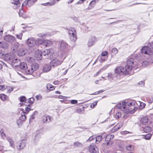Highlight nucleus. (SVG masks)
<instances>
[{"label": "nucleus", "instance_id": "de8ad7c7", "mask_svg": "<svg viewBox=\"0 0 153 153\" xmlns=\"http://www.w3.org/2000/svg\"><path fill=\"white\" fill-rule=\"evenodd\" d=\"M34 101V99L33 98H30L28 99V102L30 103V104H31L33 103Z\"/></svg>", "mask_w": 153, "mask_h": 153}, {"label": "nucleus", "instance_id": "f8f14e48", "mask_svg": "<svg viewBox=\"0 0 153 153\" xmlns=\"http://www.w3.org/2000/svg\"><path fill=\"white\" fill-rule=\"evenodd\" d=\"M151 48L148 46H145L141 49V51L142 53L145 54L150 55L151 53Z\"/></svg>", "mask_w": 153, "mask_h": 153}, {"label": "nucleus", "instance_id": "423d86ee", "mask_svg": "<svg viewBox=\"0 0 153 153\" xmlns=\"http://www.w3.org/2000/svg\"><path fill=\"white\" fill-rule=\"evenodd\" d=\"M26 42L27 45L28 47H32L35 45L36 41L34 38L30 37L26 40Z\"/></svg>", "mask_w": 153, "mask_h": 153}, {"label": "nucleus", "instance_id": "e2e57ef3", "mask_svg": "<svg viewBox=\"0 0 153 153\" xmlns=\"http://www.w3.org/2000/svg\"><path fill=\"white\" fill-rule=\"evenodd\" d=\"M66 97L63 96L62 95H59L58 97V98H59L60 99H63V100L65 99V98Z\"/></svg>", "mask_w": 153, "mask_h": 153}, {"label": "nucleus", "instance_id": "c85d7f7f", "mask_svg": "<svg viewBox=\"0 0 153 153\" xmlns=\"http://www.w3.org/2000/svg\"><path fill=\"white\" fill-rule=\"evenodd\" d=\"M20 61L19 59H16L13 60V63L15 66L16 67H18L19 66V64L20 63Z\"/></svg>", "mask_w": 153, "mask_h": 153}, {"label": "nucleus", "instance_id": "f3484780", "mask_svg": "<svg viewBox=\"0 0 153 153\" xmlns=\"http://www.w3.org/2000/svg\"><path fill=\"white\" fill-rule=\"evenodd\" d=\"M26 53L25 49L24 48H21L17 51V55L19 56H22L24 55Z\"/></svg>", "mask_w": 153, "mask_h": 153}, {"label": "nucleus", "instance_id": "9b49d317", "mask_svg": "<svg viewBox=\"0 0 153 153\" xmlns=\"http://www.w3.org/2000/svg\"><path fill=\"white\" fill-rule=\"evenodd\" d=\"M26 141L25 140H22L20 142H18L17 147L19 149H23L25 146Z\"/></svg>", "mask_w": 153, "mask_h": 153}, {"label": "nucleus", "instance_id": "6ab92c4d", "mask_svg": "<svg viewBox=\"0 0 153 153\" xmlns=\"http://www.w3.org/2000/svg\"><path fill=\"white\" fill-rule=\"evenodd\" d=\"M34 3V2L33 1L31 0H27L23 2L22 5L24 6L27 5L29 6H31Z\"/></svg>", "mask_w": 153, "mask_h": 153}, {"label": "nucleus", "instance_id": "09e8293b", "mask_svg": "<svg viewBox=\"0 0 153 153\" xmlns=\"http://www.w3.org/2000/svg\"><path fill=\"white\" fill-rule=\"evenodd\" d=\"M16 123L19 126L21 125L22 123V121L20 119L16 121Z\"/></svg>", "mask_w": 153, "mask_h": 153}, {"label": "nucleus", "instance_id": "412c9836", "mask_svg": "<svg viewBox=\"0 0 153 153\" xmlns=\"http://www.w3.org/2000/svg\"><path fill=\"white\" fill-rule=\"evenodd\" d=\"M61 49H63L66 48L68 45V44L65 42L63 41H61L59 43V45Z\"/></svg>", "mask_w": 153, "mask_h": 153}, {"label": "nucleus", "instance_id": "c9c22d12", "mask_svg": "<svg viewBox=\"0 0 153 153\" xmlns=\"http://www.w3.org/2000/svg\"><path fill=\"white\" fill-rule=\"evenodd\" d=\"M0 98L3 101L6 100L7 98V96L4 94H1L0 95Z\"/></svg>", "mask_w": 153, "mask_h": 153}, {"label": "nucleus", "instance_id": "f257e3e1", "mask_svg": "<svg viewBox=\"0 0 153 153\" xmlns=\"http://www.w3.org/2000/svg\"><path fill=\"white\" fill-rule=\"evenodd\" d=\"M136 64L132 58L129 59L127 61L126 65L124 68L120 66L115 68V71L117 74H120L123 73L124 75H127L131 74L130 72L135 67Z\"/></svg>", "mask_w": 153, "mask_h": 153}, {"label": "nucleus", "instance_id": "1a4fd4ad", "mask_svg": "<svg viewBox=\"0 0 153 153\" xmlns=\"http://www.w3.org/2000/svg\"><path fill=\"white\" fill-rule=\"evenodd\" d=\"M4 39L6 41L10 43L16 41V39L14 37L10 35L5 36Z\"/></svg>", "mask_w": 153, "mask_h": 153}, {"label": "nucleus", "instance_id": "69168bd1", "mask_svg": "<svg viewBox=\"0 0 153 153\" xmlns=\"http://www.w3.org/2000/svg\"><path fill=\"white\" fill-rule=\"evenodd\" d=\"M27 60L29 62H32L33 60H34L33 59L32 57H27Z\"/></svg>", "mask_w": 153, "mask_h": 153}, {"label": "nucleus", "instance_id": "4d7b16f0", "mask_svg": "<svg viewBox=\"0 0 153 153\" xmlns=\"http://www.w3.org/2000/svg\"><path fill=\"white\" fill-rule=\"evenodd\" d=\"M149 64L148 62L147 61H145L143 62L142 63V65L143 66H146L148 65Z\"/></svg>", "mask_w": 153, "mask_h": 153}, {"label": "nucleus", "instance_id": "f704fd0d", "mask_svg": "<svg viewBox=\"0 0 153 153\" xmlns=\"http://www.w3.org/2000/svg\"><path fill=\"white\" fill-rule=\"evenodd\" d=\"M47 88L48 90L50 91H52L55 89V87L50 84H47Z\"/></svg>", "mask_w": 153, "mask_h": 153}, {"label": "nucleus", "instance_id": "8fccbe9b", "mask_svg": "<svg viewBox=\"0 0 153 153\" xmlns=\"http://www.w3.org/2000/svg\"><path fill=\"white\" fill-rule=\"evenodd\" d=\"M37 41L39 44L43 45L44 40H42V39H38L37 40Z\"/></svg>", "mask_w": 153, "mask_h": 153}, {"label": "nucleus", "instance_id": "58836bf2", "mask_svg": "<svg viewBox=\"0 0 153 153\" xmlns=\"http://www.w3.org/2000/svg\"><path fill=\"white\" fill-rule=\"evenodd\" d=\"M7 88V87L5 85H0V90L3 91Z\"/></svg>", "mask_w": 153, "mask_h": 153}, {"label": "nucleus", "instance_id": "ddd939ff", "mask_svg": "<svg viewBox=\"0 0 153 153\" xmlns=\"http://www.w3.org/2000/svg\"><path fill=\"white\" fill-rule=\"evenodd\" d=\"M21 48L20 45L18 42L14 43L12 45V51L13 52L17 51L18 49Z\"/></svg>", "mask_w": 153, "mask_h": 153}, {"label": "nucleus", "instance_id": "f03ea898", "mask_svg": "<svg viewBox=\"0 0 153 153\" xmlns=\"http://www.w3.org/2000/svg\"><path fill=\"white\" fill-rule=\"evenodd\" d=\"M136 102V101L134 100L128 102H122V104L118 103L117 104V107L123 111L126 109V108H128V106H135Z\"/></svg>", "mask_w": 153, "mask_h": 153}, {"label": "nucleus", "instance_id": "aec40b11", "mask_svg": "<svg viewBox=\"0 0 153 153\" xmlns=\"http://www.w3.org/2000/svg\"><path fill=\"white\" fill-rule=\"evenodd\" d=\"M25 71L26 74H31L34 73V72L30 66L29 67L27 66L26 68L25 69Z\"/></svg>", "mask_w": 153, "mask_h": 153}, {"label": "nucleus", "instance_id": "2f4dec72", "mask_svg": "<svg viewBox=\"0 0 153 153\" xmlns=\"http://www.w3.org/2000/svg\"><path fill=\"white\" fill-rule=\"evenodd\" d=\"M114 135H108L106 136L105 140L106 141H109L112 139L114 138Z\"/></svg>", "mask_w": 153, "mask_h": 153}, {"label": "nucleus", "instance_id": "4c0bfd02", "mask_svg": "<svg viewBox=\"0 0 153 153\" xmlns=\"http://www.w3.org/2000/svg\"><path fill=\"white\" fill-rule=\"evenodd\" d=\"M151 136L152 134H148L145 135L144 136V138L146 140H149L150 139Z\"/></svg>", "mask_w": 153, "mask_h": 153}, {"label": "nucleus", "instance_id": "49530a36", "mask_svg": "<svg viewBox=\"0 0 153 153\" xmlns=\"http://www.w3.org/2000/svg\"><path fill=\"white\" fill-rule=\"evenodd\" d=\"M16 35L17 39H22V33H20L19 34Z\"/></svg>", "mask_w": 153, "mask_h": 153}, {"label": "nucleus", "instance_id": "6e6d98bb", "mask_svg": "<svg viewBox=\"0 0 153 153\" xmlns=\"http://www.w3.org/2000/svg\"><path fill=\"white\" fill-rule=\"evenodd\" d=\"M95 139V137H94L93 136H92L90 137L87 140V141H91L94 140Z\"/></svg>", "mask_w": 153, "mask_h": 153}, {"label": "nucleus", "instance_id": "b1692460", "mask_svg": "<svg viewBox=\"0 0 153 153\" xmlns=\"http://www.w3.org/2000/svg\"><path fill=\"white\" fill-rule=\"evenodd\" d=\"M95 42V39L94 37L91 38L89 40L88 45L91 47L93 45Z\"/></svg>", "mask_w": 153, "mask_h": 153}, {"label": "nucleus", "instance_id": "e433bc0d", "mask_svg": "<svg viewBox=\"0 0 153 153\" xmlns=\"http://www.w3.org/2000/svg\"><path fill=\"white\" fill-rule=\"evenodd\" d=\"M151 128L149 126H146L143 129L144 131L145 132H149L151 130Z\"/></svg>", "mask_w": 153, "mask_h": 153}, {"label": "nucleus", "instance_id": "7ed1b4c3", "mask_svg": "<svg viewBox=\"0 0 153 153\" xmlns=\"http://www.w3.org/2000/svg\"><path fill=\"white\" fill-rule=\"evenodd\" d=\"M128 107L123 111L124 113V115L123 117V118L126 119L129 117L131 114H133L137 109V107L135 106H128Z\"/></svg>", "mask_w": 153, "mask_h": 153}, {"label": "nucleus", "instance_id": "5fc2aeb1", "mask_svg": "<svg viewBox=\"0 0 153 153\" xmlns=\"http://www.w3.org/2000/svg\"><path fill=\"white\" fill-rule=\"evenodd\" d=\"M7 89L9 93H10L13 90V88L12 87H7Z\"/></svg>", "mask_w": 153, "mask_h": 153}, {"label": "nucleus", "instance_id": "603ef678", "mask_svg": "<svg viewBox=\"0 0 153 153\" xmlns=\"http://www.w3.org/2000/svg\"><path fill=\"white\" fill-rule=\"evenodd\" d=\"M36 98L37 100H41L42 99V96L41 95H37Z\"/></svg>", "mask_w": 153, "mask_h": 153}, {"label": "nucleus", "instance_id": "2eb2a0df", "mask_svg": "<svg viewBox=\"0 0 153 153\" xmlns=\"http://www.w3.org/2000/svg\"><path fill=\"white\" fill-rule=\"evenodd\" d=\"M123 125V123L120 122L118 123L112 129V132H114L117 131L120 128L122 127Z\"/></svg>", "mask_w": 153, "mask_h": 153}, {"label": "nucleus", "instance_id": "a18cd8bd", "mask_svg": "<svg viewBox=\"0 0 153 153\" xmlns=\"http://www.w3.org/2000/svg\"><path fill=\"white\" fill-rule=\"evenodd\" d=\"M47 34H44L42 33H40L38 34V36H39L42 38L45 37L47 36Z\"/></svg>", "mask_w": 153, "mask_h": 153}, {"label": "nucleus", "instance_id": "dca6fc26", "mask_svg": "<svg viewBox=\"0 0 153 153\" xmlns=\"http://www.w3.org/2000/svg\"><path fill=\"white\" fill-rule=\"evenodd\" d=\"M52 66L50 64H45L44 65L43 68V71L44 72H48L51 69Z\"/></svg>", "mask_w": 153, "mask_h": 153}, {"label": "nucleus", "instance_id": "680f3d73", "mask_svg": "<svg viewBox=\"0 0 153 153\" xmlns=\"http://www.w3.org/2000/svg\"><path fill=\"white\" fill-rule=\"evenodd\" d=\"M71 103L72 104H76L77 103V101L76 100H72L71 101Z\"/></svg>", "mask_w": 153, "mask_h": 153}, {"label": "nucleus", "instance_id": "cd10ccee", "mask_svg": "<svg viewBox=\"0 0 153 153\" xmlns=\"http://www.w3.org/2000/svg\"><path fill=\"white\" fill-rule=\"evenodd\" d=\"M126 149L128 151H132L134 150V146L132 145H128L126 146Z\"/></svg>", "mask_w": 153, "mask_h": 153}, {"label": "nucleus", "instance_id": "0eeeda50", "mask_svg": "<svg viewBox=\"0 0 153 153\" xmlns=\"http://www.w3.org/2000/svg\"><path fill=\"white\" fill-rule=\"evenodd\" d=\"M51 51L50 49H45L40 54V56H47V58L51 59L53 57V56L52 55H50Z\"/></svg>", "mask_w": 153, "mask_h": 153}, {"label": "nucleus", "instance_id": "13d9d810", "mask_svg": "<svg viewBox=\"0 0 153 153\" xmlns=\"http://www.w3.org/2000/svg\"><path fill=\"white\" fill-rule=\"evenodd\" d=\"M108 79L110 80H111V79H112L113 78V76L112 74H108Z\"/></svg>", "mask_w": 153, "mask_h": 153}, {"label": "nucleus", "instance_id": "052dcab7", "mask_svg": "<svg viewBox=\"0 0 153 153\" xmlns=\"http://www.w3.org/2000/svg\"><path fill=\"white\" fill-rule=\"evenodd\" d=\"M108 53V52L106 51H104L102 52V53H101V55L102 56H105L107 55Z\"/></svg>", "mask_w": 153, "mask_h": 153}, {"label": "nucleus", "instance_id": "79ce46f5", "mask_svg": "<svg viewBox=\"0 0 153 153\" xmlns=\"http://www.w3.org/2000/svg\"><path fill=\"white\" fill-rule=\"evenodd\" d=\"M118 51L117 49L116 48H113L112 50V52L114 54H116L117 53H118Z\"/></svg>", "mask_w": 153, "mask_h": 153}, {"label": "nucleus", "instance_id": "a19ab883", "mask_svg": "<svg viewBox=\"0 0 153 153\" xmlns=\"http://www.w3.org/2000/svg\"><path fill=\"white\" fill-rule=\"evenodd\" d=\"M0 133L2 137L4 138L6 137V135L5 133L4 132V129H1L0 131Z\"/></svg>", "mask_w": 153, "mask_h": 153}, {"label": "nucleus", "instance_id": "ea45409f", "mask_svg": "<svg viewBox=\"0 0 153 153\" xmlns=\"http://www.w3.org/2000/svg\"><path fill=\"white\" fill-rule=\"evenodd\" d=\"M55 3V0H52V1L51 3H45L44 4L45 5H51L54 4Z\"/></svg>", "mask_w": 153, "mask_h": 153}, {"label": "nucleus", "instance_id": "9d476101", "mask_svg": "<svg viewBox=\"0 0 153 153\" xmlns=\"http://www.w3.org/2000/svg\"><path fill=\"white\" fill-rule=\"evenodd\" d=\"M89 150L91 153H98L99 150L95 145H91L89 146Z\"/></svg>", "mask_w": 153, "mask_h": 153}, {"label": "nucleus", "instance_id": "a211bd4d", "mask_svg": "<svg viewBox=\"0 0 153 153\" xmlns=\"http://www.w3.org/2000/svg\"><path fill=\"white\" fill-rule=\"evenodd\" d=\"M99 0H93L90 3L88 8L89 9H92L94 6L95 4L97 2H98Z\"/></svg>", "mask_w": 153, "mask_h": 153}, {"label": "nucleus", "instance_id": "3c124183", "mask_svg": "<svg viewBox=\"0 0 153 153\" xmlns=\"http://www.w3.org/2000/svg\"><path fill=\"white\" fill-rule=\"evenodd\" d=\"M20 100L21 102H23L26 101V99L25 96L22 97L20 99Z\"/></svg>", "mask_w": 153, "mask_h": 153}, {"label": "nucleus", "instance_id": "72a5a7b5", "mask_svg": "<svg viewBox=\"0 0 153 153\" xmlns=\"http://www.w3.org/2000/svg\"><path fill=\"white\" fill-rule=\"evenodd\" d=\"M25 113L23 112L21 114V116L19 118V119L22 122L25 121L26 119V115H25Z\"/></svg>", "mask_w": 153, "mask_h": 153}, {"label": "nucleus", "instance_id": "6e6552de", "mask_svg": "<svg viewBox=\"0 0 153 153\" xmlns=\"http://www.w3.org/2000/svg\"><path fill=\"white\" fill-rule=\"evenodd\" d=\"M15 56V54L13 53H7L3 57L4 59L6 61H9L12 59Z\"/></svg>", "mask_w": 153, "mask_h": 153}, {"label": "nucleus", "instance_id": "5701e85b", "mask_svg": "<svg viewBox=\"0 0 153 153\" xmlns=\"http://www.w3.org/2000/svg\"><path fill=\"white\" fill-rule=\"evenodd\" d=\"M148 118L147 116L143 117L141 118L140 122L143 125L146 124L148 122Z\"/></svg>", "mask_w": 153, "mask_h": 153}, {"label": "nucleus", "instance_id": "0e129e2a", "mask_svg": "<svg viewBox=\"0 0 153 153\" xmlns=\"http://www.w3.org/2000/svg\"><path fill=\"white\" fill-rule=\"evenodd\" d=\"M23 11L22 9L20 10H19V15L20 16H22V14L23 13Z\"/></svg>", "mask_w": 153, "mask_h": 153}, {"label": "nucleus", "instance_id": "c756f323", "mask_svg": "<svg viewBox=\"0 0 153 153\" xmlns=\"http://www.w3.org/2000/svg\"><path fill=\"white\" fill-rule=\"evenodd\" d=\"M19 66L20 67V68L21 69L24 70H25V69L27 67V65L24 62H20V63L19 64Z\"/></svg>", "mask_w": 153, "mask_h": 153}, {"label": "nucleus", "instance_id": "338daca9", "mask_svg": "<svg viewBox=\"0 0 153 153\" xmlns=\"http://www.w3.org/2000/svg\"><path fill=\"white\" fill-rule=\"evenodd\" d=\"M105 60V59L102 57H101L99 59V61L101 62H104Z\"/></svg>", "mask_w": 153, "mask_h": 153}, {"label": "nucleus", "instance_id": "7c9ffc66", "mask_svg": "<svg viewBox=\"0 0 153 153\" xmlns=\"http://www.w3.org/2000/svg\"><path fill=\"white\" fill-rule=\"evenodd\" d=\"M104 134H102V136H98L96 137H95L96 142L97 143H99L101 141L102 138V136H104Z\"/></svg>", "mask_w": 153, "mask_h": 153}, {"label": "nucleus", "instance_id": "bf43d9fd", "mask_svg": "<svg viewBox=\"0 0 153 153\" xmlns=\"http://www.w3.org/2000/svg\"><path fill=\"white\" fill-rule=\"evenodd\" d=\"M97 102H95L92 103V105H91V107L92 108H94L97 105Z\"/></svg>", "mask_w": 153, "mask_h": 153}, {"label": "nucleus", "instance_id": "39448f33", "mask_svg": "<svg viewBox=\"0 0 153 153\" xmlns=\"http://www.w3.org/2000/svg\"><path fill=\"white\" fill-rule=\"evenodd\" d=\"M69 33L70 35V39L72 41H75L76 40L77 36L74 29L72 28L69 30Z\"/></svg>", "mask_w": 153, "mask_h": 153}, {"label": "nucleus", "instance_id": "20e7f679", "mask_svg": "<svg viewBox=\"0 0 153 153\" xmlns=\"http://www.w3.org/2000/svg\"><path fill=\"white\" fill-rule=\"evenodd\" d=\"M63 62V60L61 59L56 58L51 61L50 62V65L53 67H56L60 65Z\"/></svg>", "mask_w": 153, "mask_h": 153}, {"label": "nucleus", "instance_id": "bb28decb", "mask_svg": "<svg viewBox=\"0 0 153 153\" xmlns=\"http://www.w3.org/2000/svg\"><path fill=\"white\" fill-rule=\"evenodd\" d=\"M39 65L37 63H33L30 66L34 72L36 71L39 68Z\"/></svg>", "mask_w": 153, "mask_h": 153}, {"label": "nucleus", "instance_id": "a878e982", "mask_svg": "<svg viewBox=\"0 0 153 153\" xmlns=\"http://www.w3.org/2000/svg\"><path fill=\"white\" fill-rule=\"evenodd\" d=\"M8 44L5 42H0V47L4 49H6L8 48Z\"/></svg>", "mask_w": 153, "mask_h": 153}, {"label": "nucleus", "instance_id": "774afa93", "mask_svg": "<svg viewBox=\"0 0 153 153\" xmlns=\"http://www.w3.org/2000/svg\"><path fill=\"white\" fill-rule=\"evenodd\" d=\"M140 105L141 106H142V107L143 108L144 107H145V104L144 103H141L140 102Z\"/></svg>", "mask_w": 153, "mask_h": 153}, {"label": "nucleus", "instance_id": "c03bdc74", "mask_svg": "<svg viewBox=\"0 0 153 153\" xmlns=\"http://www.w3.org/2000/svg\"><path fill=\"white\" fill-rule=\"evenodd\" d=\"M113 144V142L112 141H110L107 142L106 145L108 147H111Z\"/></svg>", "mask_w": 153, "mask_h": 153}, {"label": "nucleus", "instance_id": "4468645a", "mask_svg": "<svg viewBox=\"0 0 153 153\" xmlns=\"http://www.w3.org/2000/svg\"><path fill=\"white\" fill-rule=\"evenodd\" d=\"M51 117L50 116L44 115L42 117V120L44 123H49L51 121Z\"/></svg>", "mask_w": 153, "mask_h": 153}, {"label": "nucleus", "instance_id": "393cba45", "mask_svg": "<svg viewBox=\"0 0 153 153\" xmlns=\"http://www.w3.org/2000/svg\"><path fill=\"white\" fill-rule=\"evenodd\" d=\"M52 44V42L50 40H44L43 45L46 47L50 46H51Z\"/></svg>", "mask_w": 153, "mask_h": 153}, {"label": "nucleus", "instance_id": "864d4df0", "mask_svg": "<svg viewBox=\"0 0 153 153\" xmlns=\"http://www.w3.org/2000/svg\"><path fill=\"white\" fill-rule=\"evenodd\" d=\"M37 111H35L34 112V114H33V115H32L31 116L30 118V120L31 119H34V115L35 114H37Z\"/></svg>", "mask_w": 153, "mask_h": 153}, {"label": "nucleus", "instance_id": "37998d69", "mask_svg": "<svg viewBox=\"0 0 153 153\" xmlns=\"http://www.w3.org/2000/svg\"><path fill=\"white\" fill-rule=\"evenodd\" d=\"M116 117L117 118H120L121 117V114L120 112H117L115 115Z\"/></svg>", "mask_w": 153, "mask_h": 153}, {"label": "nucleus", "instance_id": "473e14b6", "mask_svg": "<svg viewBox=\"0 0 153 153\" xmlns=\"http://www.w3.org/2000/svg\"><path fill=\"white\" fill-rule=\"evenodd\" d=\"M7 139L8 141L9 142L10 146L12 147H13L14 146V142L12 139L10 137H8L7 138Z\"/></svg>", "mask_w": 153, "mask_h": 153}, {"label": "nucleus", "instance_id": "4be33fe9", "mask_svg": "<svg viewBox=\"0 0 153 153\" xmlns=\"http://www.w3.org/2000/svg\"><path fill=\"white\" fill-rule=\"evenodd\" d=\"M12 3L15 5V7H14L15 9L17 8L20 5V3L19 0H13Z\"/></svg>", "mask_w": 153, "mask_h": 153}]
</instances>
